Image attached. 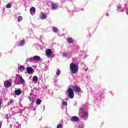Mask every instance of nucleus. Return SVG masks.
Returning <instances> with one entry per match:
<instances>
[{
    "mask_svg": "<svg viewBox=\"0 0 128 128\" xmlns=\"http://www.w3.org/2000/svg\"><path fill=\"white\" fill-rule=\"evenodd\" d=\"M41 103H42V100H40V99H38L36 101V104H40Z\"/></svg>",
    "mask_w": 128,
    "mask_h": 128,
    "instance_id": "obj_18",
    "label": "nucleus"
},
{
    "mask_svg": "<svg viewBox=\"0 0 128 128\" xmlns=\"http://www.w3.org/2000/svg\"><path fill=\"white\" fill-rule=\"evenodd\" d=\"M78 128H84V126L81 125V126H79Z\"/></svg>",
    "mask_w": 128,
    "mask_h": 128,
    "instance_id": "obj_28",
    "label": "nucleus"
},
{
    "mask_svg": "<svg viewBox=\"0 0 128 128\" xmlns=\"http://www.w3.org/2000/svg\"><path fill=\"white\" fill-rule=\"evenodd\" d=\"M26 71L28 74H34V69L32 67H28L26 68Z\"/></svg>",
    "mask_w": 128,
    "mask_h": 128,
    "instance_id": "obj_7",
    "label": "nucleus"
},
{
    "mask_svg": "<svg viewBox=\"0 0 128 128\" xmlns=\"http://www.w3.org/2000/svg\"><path fill=\"white\" fill-rule=\"evenodd\" d=\"M16 82H18V84H21L24 83V80L22 78V76L21 75L16 74Z\"/></svg>",
    "mask_w": 128,
    "mask_h": 128,
    "instance_id": "obj_2",
    "label": "nucleus"
},
{
    "mask_svg": "<svg viewBox=\"0 0 128 128\" xmlns=\"http://www.w3.org/2000/svg\"><path fill=\"white\" fill-rule=\"evenodd\" d=\"M120 8H122V6H118V9H120Z\"/></svg>",
    "mask_w": 128,
    "mask_h": 128,
    "instance_id": "obj_29",
    "label": "nucleus"
},
{
    "mask_svg": "<svg viewBox=\"0 0 128 128\" xmlns=\"http://www.w3.org/2000/svg\"><path fill=\"white\" fill-rule=\"evenodd\" d=\"M63 56H64V54H63Z\"/></svg>",
    "mask_w": 128,
    "mask_h": 128,
    "instance_id": "obj_33",
    "label": "nucleus"
},
{
    "mask_svg": "<svg viewBox=\"0 0 128 128\" xmlns=\"http://www.w3.org/2000/svg\"><path fill=\"white\" fill-rule=\"evenodd\" d=\"M79 118L77 116H72V118H71V120L72 122H78V120Z\"/></svg>",
    "mask_w": 128,
    "mask_h": 128,
    "instance_id": "obj_12",
    "label": "nucleus"
},
{
    "mask_svg": "<svg viewBox=\"0 0 128 128\" xmlns=\"http://www.w3.org/2000/svg\"><path fill=\"white\" fill-rule=\"evenodd\" d=\"M22 94V90L20 89H18L16 90H15V94L16 96H20Z\"/></svg>",
    "mask_w": 128,
    "mask_h": 128,
    "instance_id": "obj_11",
    "label": "nucleus"
},
{
    "mask_svg": "<svg viewBox=\"0 0 128 128\" xmlns=\"http://www.w3.org/2000/svg\"><path fill=\"white\" fill-rule=\"evenodd\" d=\"M79 116L80 118H86L88 116V113L84 111L82 108L80 109Z\"/></svg>",
    "mask_w": 128,
    "mask_h": 128,
    "instance_id": "obj_3",
    "label": "nucleus"
},
{
    "mask_svg": "<svg viewBox=\"0 0 128 128\" xmlns=\"http://www.w3.org/2000/svg\"><path fill=\"white\" fill-rule=\"evenodd\" d=\"M56 76H60V70H56Z\"/></svg>",
    "mask_w": 128,
    "mask_h": 128,
    "instance_id": "obj_20",
    "label": "nucleus"
},
{
    "mask_svg": "<svg viewBox=\"0 0 128 128\" xmlns=\"http://www.w3.org/2000/svg\"><path fill=\"white\" fill-rule=\"evenodd\" d=\"M22 20V16H19L18 17V22H20Z\"/></svg>",
    "mask_w": 128,
    "mask_h": 128,
    "instance_id": "obj_22",
    "label": "nucleus"
},
{
    "mask_svg": "<svg viewBox=\"0 0 128 128\" xmlns=\"http://www.w3.org/2000/svg\"><path fill=\"white\" fill-rule=\"evenodd\" d=\"M28 98H30V102H32V99H30V97H28Z\"/></svg>",
    "mask_w": 128,
    "mask_h": 128,
    "instance_id": "obj_31",
    "label": "nucleus"
},
{
    "mask_svg": "<svg viewBox=\"0 0 128 128\" xmlns=\"http://www.w3.org/2000/svg\"><path fill=\"white\" fill-rule=\"evenodd\" d=\"M42 60V58H40L39 56H36L33 57H31L30 58L26 60L28 61L30 60V62H32V60H34V62H38L39 60Z\"/></svg>",
    "mask_w": 128,
    "mask_h": 128,
    "instance_id": "obj_4",
    "label": "nucleus"
},
{
    "mask_svg": "<svg viewBox=\"0 0 128 128\" xmlns=\"http://www.w3.org/2000/svg\"><path fill=\"white\" fill-rule=\"evenodd\" d=\"M32 80L34 82H38V78L36 76H34L32 78Z\"/></svg>",
    "mask_w": 128,
    "mask_h": 128,
    "instance_id": "obj_16",
    "label": "nucleus"
},
{
    "mask_svg": "<svg viewBox=\"0 0 128 128\" xmlns=\"http://www.w3.org/2000/svg\"><path fill=\"white\" fill-rule=\"evenodd\" d=\"M30 12L32 16H33V14H34V13L36 12V8L34 7H32L30 9Z\"/></svg>",
    "mask_w": 128,
    "mask_h": 128,
    "instance_id": "obj_10",
    "label": "nucleus"
},
{
    "mask_svg": "<svg viewBox=\"0 0 128 128\" xmlns=\"http://www.w3.org/2000/svg\"><path fill=\"white\" fill-rule=\"evenodd\" d=\"M68 92L69 94V98H74V90L72 88H70L68 90Z\"/></svg>",
    "mask_w": 128,
    "mask_h": 128,
    "instance_id": "obj_6",
    "label": "nucleus"
},
{
    "mask_svg": "<svg viewBox=\"0 0 128 128\" xmlns=\"http://www.w3.org/2000/svg\"><path fill=\"white\" fill-rule=\"evenodd\" d=\"M72 88H73L74 92H80V88L79 87H78L76 86H74L72 87Z\"/></svg>",
    "mask_w": 128,
    "mask_h": 128,
    "instance_id": "obj_9",
    "label": "nucleus"
},
{
    "mask_svg": "<svg viewBox=\"0 0 128 128\" xmlns=\"http://www.w3.org/2000/svg\"><path fill=\"white\" fill-rule=\"evenodd\" d=\"M46 56L48 58H54V52L50 49H47L46 52Z\"/></svg>",
    "mask_w": 128,
    "mask_h": 128,
    "instance_id": "obj_5",
    "label": "nucleus"
},
{
    "mask_svg": "<svg viewBox=\"0 0 128 128\" xmlns=\"http://www.w3.org/2000/svg\"><path fill=\"white\" fill-rule=\"evenodd\" d=\"M18 70H20V72H24V70H25L24 66H20L18 67Z\"/></svg>",
    "mask_w": 128,
    "mask_h": 128,
    "instance_id": "obj_14",
    "label": "nucleus"
},
{
    "mask_svg": "<svg viewBox=\"0 0 128 128\" xmlns=\"http://www.w3.org/2000/svg\"><path fill=\"white\" fill-rule=\"evenodd\" d=\"M14 100L12 99H10V102H8V106H10V104H14Z\"/></svg>",
    "mask_w": 128,
    "mask_h": 128,
    "instance_id": "obj_21",
    "label": "nucleus"
},
{
    "mask_svg": "<svg viewBox=\"0 0 128 128\" xmlns=\"http://www.w3.org/2000/svg\"><path fill=\"white\" fill-rule=\"evenodd\" d=\"M4 86L5 88H10L12 86V82H10L8 80H6L4 82Z\"/></svg>",
    "mask_w": 128,
    "mask_h": 128,
    "instance_id": "obj_8",
    "label": "nucleus"
},
{
    "mask_svg": "<svg viewBox=\"0 0 128 128\" xmlns=\"http://www.w3.org/2000/svg\"><path fill=\"white\" fill-rule=\"evenodd\" d=\"M67 42H68L70 43L72 42V38H67Z\"/></svg>",
    "mask_w": 128,
    "mask_h": 128,
    "instance_id": "obj_19",
    "label": "nucleus"
},
{
    "mask_svg": "<svg viewBox=\"0 0 128 128\" xmlns=\"http://www.w3.org/2000/svg\"><path fill=\"white\" fill-rule=\"evenodd\" d=\"M106 16H108V14H106Z\"/></svg>",
    "mask_w": 128,
    "mask_h": 128,
    "instance_id": "obj_32",
    "label": "nucleus"
},
{
    "mask_svg": "<svg viewBox=\"0 0 128 128\" xmlns=\"http://www.w3.org/2000/svg\"><path fill=\"white\" fill-rule=\"evenodd\" d=\"M24 40H22L20 42V46H24Z\"/></svg>",
    "mask_w": 128,
    "mask_h": 128,
    "instance_id": "obj_23",
    "label": "nucleus"
},
{
    "mask_svg": "<svg viewBox=\"0 0 128 128\" xmlns=\"http://www.w3.org/2000/svg\"><path fill=\"white\" fill-rule=\"evenodd\" d=\"M57 128H62V124H59L57 126Z\"/></svg>",
    "mask_w": 128,
    "mask_h": 128,
    "instance_id": "obj_26",
    "label": "nucleus"
},
{
    "mask_svg": "<svg viewBox=\"0 0 128 128\" xmlns=\"http://www.w3.org/2000/svg\"><path fill=\"white\" fill-rule=\"evenodd\" d=\"M0 128H2V123H0Z\"/></svg>",
    "mask_w": 128,
    "mask_h": 128,
    "instance_id": "obj_30",
    "label": "nucleus"
},
{
    "mask_svg": "<svg viewBox=\"0 0 128 128\" xmlns=\"http://www.w3.org/2000/svg\"><path fill=\"white\" fill-rule=\"evenodd\" d=\"M2 100L0 99V106H2Z\"/></svg>",
    "mask_w": 128,
    "mask_h": 128,
    "instance_id": "obj_27",
    "label": "nucleus"
},
{
    "mask_svg": "<svg viewBox=\"0 0 128 128\" xmlns=\"http://www.w3.org/2000/svg\"><path fill=\"white\" fill-rule=\"evenodd\" d=\"M52 10H56V8H58V6L56 4H52Z\"/></svg>",
    "mask_w": 128,
    "mask_h": 128,
    "instance_id": "obj_15",
    "label": "nucleus"
},
{
    "mask_svg": "<svg viewBox=\"0 0 128 128\" xmlns=\"http://www.w3.org/2000/svg\"><path fill=\"white\" fill-rule=\"evenodd\" d=\"M70 70L72 74H76V72H78V66L74 63H72L70 64Z\"/></svg>",
    "mask_w": 128,
    "mask_h": 128,
    "instance_id": "obj_1",
    "label": "nucleus"
},
{
    "mask_svg": "<svg viewBox=\"0 0 128 128\" xmlns=\"http://www.w3.org/2000/svg\"><path fill=\"white\" fill-rule=\"evenodd\" d=\"M52 30L54 32H58V28L56 27H52Z\"/></svg>",
    "mask_w": 128,
    "mask_h": 128,
    "instance_id": "obj_17",
    "label": "nucleus"
},
{
    "mask_svg": "<svg viewBox=\"0 0 128 128\" xmlns=\"http://www.w3.org/2000/svg\"><path fill=\"white\" fill-rule=\"evenodd\" d=\"M7 8H12V4H8L6 6Z\"/></svg>",
    "mask_w": 128,
    "mask_h": 128,
    "instance_id": "obj_24",
    "label": "nucleus"
},
{
    "mask_svg": "<svg viewBox=\"0 0 128 128\" xmlns=\"http://www.w3.org/2000/svg\"><path fill=\"white\" fill-rule=\"evenodd\" d=\"M62 105L63 106H66L68 104L66 103V102H62Z\"/></svg>",
    "mask_w": 128,
    "mask_h": 128,
    "instance_id": "obj_25",
    "label": "nucleus"
},
{
    "mask_svg": "<svg viewBox=\"0 0 128 128\" xmlns=\"http://www.w3.org/2000/svg\"><path fill=\"white\" fill-rule=\"evenodd\" d=\"M40 18L42 20H46V14L42 12L41 13Z\"/></svg>",
    "mask_w": 128,
    "mask_h": 128,
    "instance_id": "obj_13",
    "label": "nucleus"
}]
</instances>
